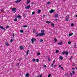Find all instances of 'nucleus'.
<instances>
[{
    "instance_id": "1",
    "label": "nucleus",
    "mask_w": 77,
    "mask_h": 77,
    "mask_svg": "<svg viewBox=\"0 0 77 77\" xmlns=\"http://www.w3.org/2000/svg\"><path fill=\"white\" fill-rule=\"evenodd\" d=\"M36 41V39L35 38H32L31 39V41L32 43H33V42H34V41Z\"/></svg>"
},
{
    "instance_id": "2",
    "label": "nucleus",
    "mask_w": 77,
    "mask_h": 77,
    "mask_svg": "<svg viewBox=\"0 0 77 77\" xmlns=\"http://www.w3.org/2000/svg\"><path fill=\"white\" fill-rule=\"evenodd\" d=\"M16 8H13L12 9V11H14V13H15V12H16Z\"/></svg>"
},
{
    "instance_id": "3",
    "label": "nucleus",
    "mask_w": 77,
    "mask_h": 77,
    "mask_svg": "<svg viewBox=\"0 0 77 77\" xmlns=\"http://www.w3.org/2000/svg\"><path fill=\"white\" fill-rule=\"evenodd\" d=\"M68 19H69V15H67L66 16V18L65 19V21H68Z\"/></svg>"
},
{
    "instance_id": "4",
    "label": "nucleus",
    "mask_w": 77,
    "mask_h": 77,
    "mask_svg": "<svg viewBox=\"0 0 77 77\" xmlns=\"http://www.w3.org/2000/svg\"><path fill=\"white\" fill-rule=\"evenodd\" d=\"M30 8V5H28L27 6L25 7V9H29Z\"/></svg>"
},
{
    "instance_id": "5",
    "label": "nucleus",
    "mask_w": 77,
    "mask_h": 77,
    "mask_svg": "<svg viewBox=\"0 0 77 77\" xmlns=\"http://www.w3.org/2000/svg\"><path fill=\"white\" fill-rule=\"evenodd\" d=\"M40 36H44L45 35V33L44 32H41L40 33Z\"/></svg>"
},
{
    "instance_id": "6",
    "label": "nucleus",
    "mask_w": 77,
    "mask_h": 77,
    "mask_svg": "<svg viewBox=\"0 0 77 77\" xmlns=\"http://www.w3.org/2000/svg\"><path fill=\"white\" fill-rule=\"evenodd\" d=\"M55 10H53V9H51V10L49 12L50 13H53V12H55Z\"/></svg>"
},
{
    "instance_id": "7",
    "label": "nucleus",
    "mask_w": 77,
    "mask_h": 77,
    "mask_svg": "<svg viewBox=\"0 0 77 77\" xmlns=\"http://www.w3.org/2000/svg\"><path fill=\"white\" fill-rule=\"evenodd\" d=\"M21 1V0H17L15 2L16 3H18L19 2H20Z\"/></svg>"
},
{
    "instance_id": "8",
    "label": "nucleus",
    "mask_w": 77,
    "mask_h": 77,
    "mask_svg": "<svg viewBox=\"0 0 77 77\" xmlns=\"http://www.w3.org/2000/svg\"><path fill=\"white\" fill-rule=\"evenodd\" d=\"M0 28L1 29H2L3 30H5V29L3 27V26H0Z\"/></svg>"
},
{
    "instance_id": "9",
    "label": "nucleus",
    "mask_w": 77,
    "mask_h": 77,
    "mask_svg": "<svg viewBox=\"0 0 77 77\" xmlns=\"http://www.w3.org/2000/svg\"><path fill=\"white\" fill-rule=\"evenodd\" d=\"M20 49L21 50H23L24 49V47H23V46H20Z\"/></svg>"
},
{
    "instance_id": "10",
    "label": "nucleus",
    "mask_w": 77,
    "mask_h": 77,
    "mask_svg": "<svg viewBox=\"0 0 77 77\" xmlns=\"http://www.w3.org/2000/svg\"><path fill=\"white\" fill-rule=\"evenodd\" d=\"M5 45H6V46H9L10 44L8 42H7L5 43Z\"/></svg>"
},
{
    "instance_id": "11",
    "label": "nucleus",
    "mask_w": 77,
    "mask_h": 77,
    "mask_svg": "<svg viewBox=\"0 0 77 77\" xmlns=\"http://www.w3.org/2000/svg\"><path fill=\"white\" fill-rule=\"evenodd\" d=\"M25 77H29V73H27L25 75Z\"/></svg>"
},
{
    "instance_id": "12",
    "label": "nucleus",
    "mask_w": 77,
    "mask_h": 77,
    "mask_svg": "<svg viewBox=\"0 0 77 77\" xmlns=\"http://www.w3.org/2000/svg\"><path fill=\"white\" fill-rule=\"evenodd\" d=\"M58 16H59V14H57L55 15V18H57Z\"/></svg>"
},
{
    "instance_id": "13",
    "label": "nucleus",
    "mask_w": 77,
    "mask_h": 77,
    "mask_svg": "<svg viewBox=\"0 0 77 77\" xmlns=\"http://www.w3.org/2000/svg\"><path fill=\"white\" fill-rule=\"evenodd\" d=\"M62 43H63L62 42H61L58 43L57 44H58L59 45H62Z\"/></svg>"
},
{
    "instance_id": "14",
    "label": "nucleus",
    "mask_w": 77,
    "mask_h": 77,
    "mask_svg": "<svg viewBox=\"0 0 77 77\" xmlns=\"http://www.w3.org/2000/svg\"><path fill=\"white\" fill-rule=\"evenodd\" d=\"M54 41L55 42H57V39L56 38H55L54 39Z\"/></svg>"
},
{
    "instance_id": "15",
    "label": "nucleus",
    "mask_w": 77,
    "mask_h": 77,
    "mask_svg": "<svg viewBox=\"0 0 77 77\" xmlns=\"http://www.w3.org/2000/svg\"><path fill=\"white\" fill-rule=\"evenodd\" d=\"M32 61L33 62H36V59H33L32 60Z\"/></svg>"
},
{
    "instance_id": "16",
    "label": "nucleus",
    "mask_w": 77,
    "mask_h": 77,
    "mask_svg": "<svg viewBox=\"0 0 77 77\" xmlns=\"http://www.w3.org/2000/svg\"><path fill=\"white\" fill-rule=\"evenodd\" d=\"M60 59H61V60H63V57H62V56H60Z\"/></svg>"
},
{
    "instance_id": "17",
    "label": "nucleus",
    "mask_w": 77,
    "mask_h": 77,
    "mask_svg": "<svg viewBox=\"0 0 77 77\" xmlns=\"http://www.w3.org/2000/svg\"><path fill=\"white\" fill-rule=\"evenodd\" d=\"M17 18H19L20 19V18H21V16H20V15H18L17 17Z\"/></svg>"
},
{
    "instance_id": "18",
    "label": "nucleus",
    "mask_w": 77,
    "mask_h": 77,
    "mask_svg": "<svg viewBox=\"0 0 77 77\" xmlns=\"http://www.w3.org/2000/svg\"><path fill=\"white\" fill-rule=\"evenodd\" d=\"M36 36H41V34H40V33L39 34H38L37 35H36Z\"/></svg>"
},
{
    "instance_id": "19",
    "label": "nucleus",
    "mask_w": 77,
    "mask_h": 77,
    "mask_svg": "<svg viewBox=\"0 0 77 77\" xmlns=\"http://www.w3.org/2000/svg\"><path fill=\"white\" fill-rule=\"evenodd\" d=\"M46 23H47L48 24H50V23H51V22H49L48 21H46Z\"/></svg>"
},
{
    "instance_id": "20",
    "label": "nucleus",
    "mask_w": 77,
    "mask_h": 77,
    "mask_svg": "<svg viewBox=\"0 0 77 77\" xmlns=\"http://www.w3.org/2000/svg\"><path fill=\"white\" fill-rule=\"evenodd\" d=\"M73 35V33H72V34L69 33V36H72Z\"/></svg>"
},
{
    "instance_id": "21",
    "label": "nucleus",
    "mask_w": 77,
    "mask_h": 77,
    "mask_svg": "<svg viewBox=\"0 0 77 77\" xmlns=\"http://www.w3.org/2000/svg\"><path fill=\"white\" fill-rule=\"evenodd\" d=\"M30 3V0H27V2H26V4H28Z\"/></svg>"
},
{
    "instance_id": "22",
    "label": "nucleus",
    "mask_w": 77,
    "mask_h": 77,
    "mask_svg": "<svg viewBox=\"0 0 77 77\" xmlns=\"http://www.w3.org/2000/svg\"><path fill=\"white\" fill-rule=\"evenodd\" d=\"M37 56H39V55H41V54L39 52H38L37 54Z\"/></svg>"
},
{
    "instance_id": "23",
    "label": "nucleus",
    "mask_w": 77,
    "mask_h": 77,
    "mask_svg": "<svg viewBox=\"0 0 77 77\" xmlns=\"http://www.w3.org/2000/svg\"><path fill=\"white\" fill-rule=\"evenodd\" d=\"M51 25L53 27H54V24L53 23H51Z\"/></svg>"
},
{
    "instance_id": "24",
    "label": "nucleus",
    "mask_w": 77,
    "mask_h": 77,
    "mask_svg": "<svg viewBox=\"0 0 77 77\" xmlns=\"http://www.w3.org/2000/svg\"><path fill=\"white\" fill-rule=\"evenodd\" d=\"M41 12V10H38V13H40V12Z\"/></svg>"
},
{
    "instance_id": "25",
    "label": "nucleus",
    "mask_w": 77,
    "mask_h": 77,
    "mask_svg": "<svg viewBox=\"0 0 77 77\" xmlns=\"http://www.w3.org/2000/svg\"><path fill=\"white\" fill-rule=\"evenodd\" d=\"M59 51L58 50H57L56 51V53H58V52Z\"/></svg>"
},
{
    "instance_id": "26",
    "label": "nucleus",
    "mask_w": 77,
    "mask_h": 77,
    "mask_svg": "<svg viewBox=\"0 0 77 77\" xmlns=\"http://www.w3.org/2000/svg\"><path fill=\"white\" fill-rule=\"evenodd\" d=\"M29 51L28 50L27 52H26V55H28L29 54Z\"/></svg>"
},
{
    "instance_id": "27",
    "label": "nucleus",
    "mask_w": 77,
    "mask_h": 77,
    "mask_svg": "<svg viewBox=\"0 0 77 77\" xmlns=\"http://www.w3.org/2000/svg\"><path fill=\"white\" fill-rule=\"evenodd\" d=\"M65 53H66V55H68V52L67 51H66Z\"/></svg>"
},
{
    "instance_id": "28",
    "label": "nucleus",
    "mask_w": 77,
    "mask_h": 77,
    "mask_svg": "<svg viewBox=\"0 0 77 77\" xmlns=\"http://www.w3.org/2000/svg\"><path fill=\"white\" fill-rule=\"evenodd\" d=\"M65 53V52L64 51L62 52V54H64Z\"/></svg>"
},
{
    "instance_id": "29",
    "label": "nucleus",
    "mask_w": 77,
    "mask_h": 77,
    "mask_svg": "<svg viewBox=\"0 0 77 77\" xmlns=\"http://www.w3.org/2000/svg\"><path fill=\"white\" fill-rule=\"evenodd\" d=\"M20 32H21V33H23V32H24V31L23 30H21L20 31Z\"/></svg>"
},
{
    "instance_id": "30",
    "label": "nucleus",
    "mask_w": 77,
    "mask_h": 77,
    "mask_svg": "<svg viewBox=\"0 0 77 77\" xmlns=\"http://www.w3.org/2000/svg\"><path fill=\"white\" fill-rule=\"evenodd\" d=\"M14 21H17V18L14 19Z\"/></svg>"
},
{
    "instance_id": "31",
    "label": "nucleus",
    "mask_w": 77,
    "mask_h": 77,
    "mask_svg": "<svg viewBox=\"0 0 77 77\" xmlns=\"http://www.w3.org/2000/svg\"><path fill=\"white\" fill-rule=\"evenodd\" d=\"M40 42H43V40L42 39H41L40 40Z\"/></svg>"
},
{
    "instance_id": "32",
    "label": "nucleus",
    "mask_w": 77,
    "mask_h": 77,
    "mask_svg": "<svg viewBox=\"0 0 77 77\" xmlns=\"http://www.w3.org/2000/svg\"><path fill=\"white\" fill-rule=\"evenodd\" d=\"M68 44H71V42L70 41L69 42H68Z\"/></svg>"
},
{
    "instance_id": "33",
    "label": "nucleus",
    "mask_w": 77,
    "mask_h": 77,
    "mask_svg": "<svg viewBox=\"0 0 77 77\" xmlns=\"http://www.w3.org/2000/svg\"><path fill=\"white\" fill-rule=\"evenodd\" d=\"M50 2H48L47 5H50Z\"/></svg>"
},
{
    "instance_id": "34",
    "label": "nucleus",
    "mask_w": 77,
    "mask_h": 77,
    "mask_svg": "<svg viewBox=\"0 0 77 77\" xmlns=\"http://www.w3.org/2000/svg\"><path fill=\"white\" fill-rule=\"evenodd\" d=\"M51 74H49L48 75V77H50V76H51Z\"/></svg>"
},
{
    "instance_id": "35",
    "label": "nucleus",
    "mask_w": 77,
    "mask_h": 77,
    "mask_svg": "<svg viewBox=\"0 0 77 77\" xmlns=\"http://www.w3.org/2000/svg\"><path fill=\"white\" fill-rule=\"evenodd\" d=\"M74 23H71V26H74Z\"/></svg>"
},
{
    "instance_id": "36",
    "label": "nucleus",
    "mask_w": 77,
    "mask_h": 77,
    "mask_svg": "<svg viewBox=\"0 0 77 77\" xmlns=\"http://www.w3.org/2000/svg\"><path fill=\"white\" fill-rule=\"evenodd\" d=\"M43 66H44V67H45V68H47V66H46V65H44Z\"/></svg>"
},
{
    "instance_id": "37",
    "label": "nucleus",
    "mask_w": 77,
    "mask_h": 77,
    "mask_svg": "<svg viewBox=\"0 0 77 77\" xmlns=\"http://www.w3.org/2000/svg\"><path fill=\"white\" fill-rule=\"evenodd\" d=\"M72 72L73 74H75V72H74V71H72Z\"/></svg>"
},
{
    "instance_id": "38",
    "label": "nucleus",
    "mask_w": 77,
    "mask_h": 77,
    "mask_svg": "<svg viewBox=\"0 0 77 77\" xmlns=\"http://www.w3.org/2000/svg\"><path fill=\"white\" fill-rule=\"evenodd\" d=\"M23 27H27V26H23Z\"/></svg>"
},
{
    "instance_id": "39",
    "label": "nucleus",
    "mask_w": 77,
    "mask_h": 77,
    "mask_svg": "<svg viewBox=\"0 0 77 77\" xmlns=\"http://www.w3.org/2000/svg\"><path fill=\"white\" fill-rule=\"evenodd\" d=\"M76 47V45L75 44L74 47V48H75Z\"/></svg>"
},
{
    "instance_id": "40",
    "label": "nucleus",
    "mask_w": 77,
    "mask_h": 77,
    "mask_svg": "<svg viewBox=\"0 0 77 77\" xmlns=\"http://www.w3.org/2000/svg\"><path fill=\"white\" fill-rule=\"evenodd\" d=\"M54 62H55V60H54V61H53V63L52 64H54Z\"/></svg>"
},
{
    "instance_id": "41",
    "label": "nucleus",
    "mask_w": 77,
    "mask_h": 77,
    "mask_svg": "<svg viewBox=\"0 0 77 77\" xmlns=\"http://www.w3.org/2000/svg\"><path fill=\"white\" fill-rule=\"evenodd\" d=\"M34 14H35V12L33 11V12H32V15H34Z\"/></svg>"
},
{
    "instance_id": "42",
    "label": "nucleus",
    "mask_w": 77,
    "mask_h": 77,
    "mask_svg": "<svg viewBox=\"0 0 77 77\" xmlns=\"http://www.w3.org/2000/svg\"><path fill=\"white\" fill-rule=\"evenodd\" d=\"M70 75H71V76H72V73H71V72H70Z\"/></svg>"
},
{
    "instance_id": "43",
    "label": "nucleus",
    "mask_w": 77,
    "mask_h": 77,
    "mask_svg": "<svg viewBox=\"0 0 77 77\" xmlns=\"http://www.w3.org/2000/svg\"><path fill=\"white\" fill-rule=\"evenodd\" d=\"M33 32H34V33H35V32H36V31H35V30H33Z\"/></svg>"
},
{
    "instance_id": "44",
    "label": "nucleus",
    "mask_w": 77,
    "mask_h": 77,
    "mask_svg": "<svg viewBox=\"0 0 77 77\" xmlns=\"http://www.w3.org/2000/svg\"><path fill=\"white\" fill-rule=\"evenodd\" d=\"M42 77V75H39V77Z\"/></svg>"
},
{
    "instance_id": "45",
    "label": "nucleus",
    "mask_w": 77,
    "mask_h": 77,
    "mask_svg": "<svg viewBox=\"0 0 77 77\" xmlns=\"http://www.w3.org/2000/svg\"><path fill=\"white\" fill-rule=\"evenodd\" d=\"M61 68L63 70V67H61Z\"/></svg>"
},
{
    "instance_id": "46",
    "label": "nucleus",
    "mask_w": 77,
    "mask_h": 77,
    "mask_svg": "<svg viewBox=\"0 0 77 77\" xmlns=\"http://www.w3.org/2000/svg\"><path fill=\"white\" fill-rule=\"evenodd\" d=\"M48 60L49 61H50V58H48Z\"/></svg>"
},
{
    "instance_id": "47",
    "label": "nucleus",
    "mask_w": 77,
    "mask_h": 77,
    "mask_svg": "<svg viewBox=\"0 0 77 77\" xmlns=\"http://www.w3.org/2000/svg\"><path fill=\"white\" fill-rule=\"evenodd\" d=\"M41 32H44V29L42 30H41Z\"/></svg>"
},
{
    "instance_id": "48",
    "label": "nucleus",
    "mask_w": 77,
    "mask_h": 77,
    "mask_svg": "<svg viewBox=\"0 0 77 77\" xmlns=\"http://www.w3.org/2000/svg\"><path fill=\"white\" fill-rule=\"evenodd\" d=\"M38 60H39L38 59H36V62H38Z\"/></svg>"
},
{
    "instance_id": "49",
    "label": "nucleus",
    "mask_w": 77,
    "mask_h": 77,
    "mask_svg": "<svg viewBox=\"0 0 77 77\" xmlns=\"http://www.w3.org/2000/svg\"><path fill=\"white\" fill-rule=\"evenodd\" d=\"M11 42H12V39H11L10 41Z\"/></svg>"
},
{
    "instance_id": "50",
    "label": "nucleus",
    "mask_w": 77,
    "mask_h": 77,
    "mask_svg": "<svg viewBox=\"0 0 77 77\" xmlns=\"http://www.w3.org/2000/svg\"><path fill=\"white\" fill-rule=\"evenodd\" d=\"M9 26H7L6 27V28H9Z\"/></svg>"
},
{
    "instance_id": "51",
    "label": "nucleus",
    "mask_w": 77,
    "mask_h": 77,
    "mask_svg": "<svg viewBox=\"0 0 77 77\" xmlns=\"http://www.w3.org/2000/svg\"><path fill=\"white\" fill-rule=\"evenodd\" d=\"M59 68H61V65H59Z\"/></svg>"
},
{
    "instance_id": "52",
    "label": "nucleus",
    "mask_w": 77,
    "mask_h": 77,
    "mask_svg": "<svg viewBox=\"0 0 77 77\" xmlns=\"http://www.w3.org/2000/svg\"><path fill=\"white\" fill-rule=\"evenodd\" d=\"M72 59V57H71L70 58V60H71Z\"/></svg>"
},
{
    "instance_id": "53",
    "label": "nucleus",
    "mask_w": 77,
    "mask_h": 77,
    "mask_svg": "<svg viewBox=\"0 0 77 77\" xmlns=\"http://www.w3.org/2000/svg\"><path fill=\"white\" fill-rule=\"evenodd\" d=\"M53 65H54V64H51V67H52V68H53Z\"/></svg>"
},
{
    "instance_id": "54",
    "label": "nucleus",
    "mask_w": 77,
    "mask_h": 77,
    "mask_svg": "<svg viewBox=\"0 0 77 77\" xmlns=\"http://www.w3.org/2000/svg\"><path fill=\"white\" fill-rule=\"evenodd\" d=\"M17 66H19V63H17Z\"/></svg>"
},
{
    "instance_id": "55",
    "label": "nucleus",
    "mask_w": 77,
    "mask_h": 77,
    "mask_svg": "<svg viewBox=\"0 0 77 77\" xmlns=\"http://www.w3.org/2000/svg\"><path fill=\"white\" fill-rule=\"evenodd\" d=\"M13 37H14V36H15V35H14V34H13Z\"/></svg>"
},
{
    "instance_id": "56",
    "label": "nucleus",
    "mask_w": 77,
    "mask_h": 77,
    "mask_svg": "<svg viewBox=\"0 0 77 77\" xmlns=\"http://www.w3.org/2000/svg\"><path fill=\"white\" fill-rule=\"evenodd\" d=\"M73 66H75V64H73Z\"/></svg>"
},
{
    "instance_id": "57",
    "label": "nucleus",
    "mask_w": 77,
    "mask_h": 77,
    "mask_svg": "<svg viewBox=\"0 0 77 77\" xmlns=\"http://www.w3.org/2000/svg\"><path fill=\"white\" fill-rule=\"evenodd\" d=\"M43 17H45V15H44L43 16Z\"/></svg>"
},
{
    "instance_id": "58",
    "label": "nucleus",
    "mask_w": 77,
    "mask_h": 77,
    "mask_svg": "<svg viewBox=\"0 0 77 77\" xmlns=\"http://www.w3.org/2000/svg\"><path fill=\"white\" fill-rule=\"evenodd\" d=\"M19 61H21V60H20V59H19Z\"/></svg>"
},
{
    "instance_id": "59",
    "label": "nucleus",
    "mask_w": 77,
    "mask_h": 77,
    "mask_svg": "<svg viewBox=\"0 0 77 77\" xmlns=\"http://www.w3.org/2000/svg\"><path fill=\"white\" fill-rule=\"evenodd\" d=\"M1 11H3V10H1Z\"/></svg>"
},
{
    "instance_id": "60",
    "label": "nucleus",
    "mask_w": 77,
    "mask_h": 77,
    "mask_svg": "<svg viewBox=\"0 0 77 77\" xmlns=\"http://www.w3.org/2000/svg\"><path fill=\"white\" fill-rule=\"evenodd\" d=\"M72 69H74V68H72Z\"/></svg>"
},
{
    "instance_id": "61",
    "label": "nucleus",
    "mask_w": 77,
    "mask_h": 77,
    "mask_svg": "<svg viewBox=\"0 0 77 77\" xmlns=\"http://www.w3.org/2000/svg\"><path fill=\"white\" fill-rule=\"evenodd\" d=\"M25 14H24L23 15V17H24V16H25Z\"/></svg>"
},
{
    "instance_id": "62",
    "label": "nucleus",
    "mask_w": 77,
    "mask_h": 77,
    "mask_svg": "<svg viewBox=\"0 0 77 77\" xmlns=\"http://www.w3.org/2000/svg\"><path fill=\"white\" fill-rule=\"evenodd\" d=\"M35 33L36 34H37V33H38L37 32H36Z\"/></svg>"
},
{
    "instance_id": "63",
    "label": "nucleus",
    "mask_w": 77,
    "mask_h": 77,
    "mask_svg": "<svg viewBox=\"0 0 77 77\" xmlns=\"http://www.w3.org/2000/svg\"><path fill=\"white\" fill-rule=\"evenodd\" d=\"M75 1H77V0H74Z\"/></svg>"
},
{
    "instance_id": "64",
    "label": "nucleus",
    "mask_w": 77,
    "mask_h": 77,
    "mask_svg": "<svg viewBox=\"0 0 77 77\" xmlns=\"http://www.w3.org/2000/svg\"><path fill=\"white\" fill-rule=\"evenodd\" d=\"M76 17H77V15L76 16Z\"/></svg>"
}]
</instances>
